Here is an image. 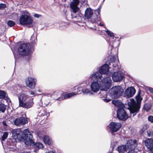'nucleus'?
I'll list each match as a JSON object with an SVG mask.
<instances>
[{"label":"nucleus","mask_w":153,"mask_h":153,"mask_svg":"<svg viewBox=\"0 0 153 153\" xmlns=\"http://www.w3.org/2000/svg\"><path fill=\"white\" fill-rule=\"evenodd\" d=\"M12 133V138L16 141H24L26 147L30 146V148H32L29 153H36L39 149L43 147L41 143H34L32 135L27 129L24 130L23 132L20 129H14Z\"/></svg>","instance_id":"nucleus-1"},{"label":"nucleus","mask_w":153,"mask_h":153,"mask_svg":"<svg viewBox=\"0 0 153 153\" xmlns=\"http://www.w3.org/2000/svg\"><path fill=\"white\" fill-rule=\"evenodd\" d=\"M108 66L107 64L103 65L100 69L99 72H96L91 74V77L92 79H97V81H94L91 83V86H111V80L109 77L104 78L101 82L102 74H106L109 71Z\"/></svg>","instance_id":"nucleus-2"},{"label":"nucleus","mask_w":153,"mask_h":153,"mask_svg":"<svg viewBox=\"0 0 153 153\" xmlns=\"http://www.w3.org/2000/svg\"><path fill=\"white\" fill-rule=\"evenodd\" d=\"M140 92L141 91L139 89L136 96L137 102L134 99H131L128 102L130 113L134 114L133 116L138 112L140 108L141 102L143 99L140 95Z\"/></svg>","instance_id":"nucleus-3"},{"label":"nucleus","mask_w":153,"mask_h":153,"mask_svg":"<svg viewBox=\"0 0 153 153\" xmlns=\"http://www.w3.org/2000/svg\"><path fill=\"white\" fill-rule=\"evenodd\" d=\"M137 146V141L129 139L127 140L125 145L119 146L116 150L120 153H124L129 150L130 149H135Z\"/></svg>","instance_id":"nucleus-4"},{"label":"nucleus","mask_w":153,"mask_h":153,"mask_svg":"<svg viewBox=\"0 0 153 153\" xmlns=\"http://www.w3.org/2000/svg\"><path fill=\"white\" fill-rule=\"evenodd\" d=\"M19 20L20 24L22 25H28L29 27H32L33 20L30 13L27 11L25 10L22 12Z\"/></svg>","instance_id":"nucleus-5"},{"label":"nucleus","mask_w":153,"mask_h":153,"mask_svg":"<svg viewBox=\"0 0 153 153\" xmlns=\"http://www.w3.org/2000/svg\"><path fill=\"white\" fill-rule=\"evenodd\" d=\"M100 9L96 10L95 12L96 16L94 15L93 16H92L93 14V12L90 8H88L85 10V16L88 19L91 18V22L92 23H97L100 19Z\"/></svg>","instance_id":"nucleus-6"},{"label":"nucleus","mask_w":153,"mask_h":153,"mask_svg":"<svg viewBox=\"0 0 153 153\" xmlns=\"http://www.w3.org/2000/svg\"><path fill=\"white\" fill-rule=\"evenodd\" d=\"M79 3V0H73L70 4L71 8L72 10V18L75 19L74 21L76 22H79L81 19V16L79 15L78 14L77 15H76V13L78 12L79 10V8L77 7Z\"/></svg>","instance_id":"nucleus-7"},{"label":"nucleus","mask_w":153,"mask_h":153,"mask_svg":"<svg viewBox=\"0 0 153 153\" xmlns=\"http://www.w3.org/2000/svg\"><path fill=\"white\" fill-rule=\"evenodd\" d=\"M124 89L122 87H113L109 91V93L111 97L117 98L123 93Z\"/></svg>","instance_id":"nucleus-8"},{"label":"nucleus","mask_w":153,"mask_h":153,"mask_svg":"<svg viewBox=\"0 0 153 153\" xmlns=\"http://www.w3.org/2000/svg\"><path fill=\"white\" fill-rule=\"evenodd\" d=\"M18 52L20 54L23 55H28L30 53L29 47L25 44L20 45L19 47Z\"/></svg>","instance_id":"nucleus-9"},{"label":"nucleus","mask_w":153,"mask_h":153,"mask_svg":"<svg viewBox=\"0 0 153 153\" xmlns=\"http://www.w3.org/2000/svg\"><path fill=\"white\" fill-rule=\"evenodd\" d=\"M117 116L119 120L123 121H125L128 118L126 111L122 108L118 109L117 111Z\"/></svg>","instance_id":"nucleus-10"},{"label":"nucleus","mask_w":153,"mask_h":153,"mask_svg":"<svg viewBox=\"0 0 153 153\" xmlns=\"http://www.w3.org/2000/svg\"><path fill=\"white\" fill-rule=\"evenodd\" d=\"M121 124L120 123L111 122L108 126L107 127L111 131L116 132L121 128Z\"/></svg>","instance_id":"nucleus-11"},{"label":"nucleus","mask_w":153,"mask_h":153,"mask_svg":"<svg viewBox=\"0 0 153 153\" xmlns=\"http://www.w3.org/2000/svg\"><path fill=\"white\" fill-rule=\"evenodd\" d=\"M124 77L123 74L120 71L114 72L112 76L113 81L116 82L122 81Z\"/></svg>","instance_id":"nucleus-12"},{"label":"nucleus","mask_w":153,"mask_h":153,"mask_svg":"<svg viewBox=\"0 0 153 153\" xmlns=\"http://www.w3.org/2000/svg\"><path fill=\"white\" fill-rule=\"evenodd\" d=\"M136 93V90L133 87H129L126 89L124 93L125 97L129 98L133 96Z\"/></svg>","instance_id":"nucleus-13"},{"label":"nucleus","mask_w":153,"mask_h":153,"mask_svg":"<svg viewBox=\"0 0 153 153\" xmlns=\"http://www.w3.org/2000/svg\"><path fill=\"white\" fill-rule=\"evenodd\" d=\"M27 118H25L23 117H21L16 119L14 121L15 125L17 126H21L24 125L28 122Z\"/></svg>","instance_id":"nucleus-14"},{"label":"nucleus","mask_w":153,"mask_h":153,"mask_svg":"<svg viewBox=\"0 0 153 153\" xmlns=\"http://www.w3.org/2000/svg\"><path fill=\"white\" fill-rule=\"evenodd\" d=\"M36 82V79L32 77H28L25 79V82L27 86H35Z\"/></svg>","instance_id":"nucleus-15"},{"label":"nucleus","mask_w":153,"mask_h":153,"mask_svg":"<svg viewBox=\"0 0 153 153\" xmlns=\"http://www.w3.org/2000/svg\"><path fill=\"white\" fill-rule=\"evenodd\" d=\"M33 102L32 99H29L27 102H24L20 106L26 108H29L32 106L33 105Z\"/></svg>","instance_id":"nucleus-16"},{"label":"nucleus","mask_w":153,"mask_h":153,"mask_svg":"<svg viewBox=\"0 0 153 153\" xmlns=\"http://www.w3.org/2000/svg\"><path fill=\"white\" fill-rule=\"evenodd\" d=\"M82 92L85 94H89L90 95H92L93 93L91 91L88 89L84 88L83 89H81V88L79 87H78L77 88V93L78 94H81Z\"/></svg>","instance_id":"nucleus-17"},{"label":"nucleus","mask_w":153,"mask_h":153,"mask_svg":"<svg viewBox=\"0 0 153 153\" xmlns=\"http://www.w3.org/2000/svg\"><path fill=\"white\" fill-rule=\"evenodd\" d=\"M145 145L149 150H153V140L151 138L147 139L145 142Z\"/></svg>","instance_id":"nucleus-18"},{"label":"nucleus","mask_w":153,"mask_h":153,"mask_svg":"<svg viewBox=\"0 0 153 153\" xmlns=\"http://www.w3.org/2000/svg\"><path fill=\"white\" fill-rule=\"evenodd\" d=\"M28 98L27 95L23 94H21L18 97L19 101V105H20Z\"/></svg>","instance_id":"nucleus-19"},{"label":"nucleus","mask_w":153,"mask_h":153,"mask_svg":"<svg viewBox=\"0 0 153 153\" xmlns=\"http://www.w3.org/2000/svg\"><path fill=\"white\" fill-rule=\"evenodd\" d=\"M91 90L94 92H97L100 89L102 91H107L109 89V87H91Z\"/></svg>","instance_id":"nucleus-20"},{"label":"nucleus","mask_w":153,"mask_h":153,"mask_svg":"<svg viewBox=\"0 0 153 153\" xmlns=\"http://www.w3.org/2000/svg\"><path fill=\"white\" fill-rule=\"evenodd\" d=\"M42 140L44 143L49 145L51 144L52 141L50 138L48 136H44L42 138Z\"/></svg>","instance_id":"nucleus-21"},{"label":"nucleus","mask_w":153,"mask_h":153,"mask_svg":"<svg viewBox=\"0 0 153 153\" xmlns=\"http://www.w3.org/2000/svg\"><path fill=\"white\" fill-rule=\"evenodd\" d=\"M112 103L115 106L120 107L122 106V102L118 100H114L112 101Z\"/></svg>","instance_id":"nucleus-22"},{"label":"nucleus","mask_w":153,"mask_h":153,"mask_svg":"<svg viewBox=\"0 0 153 153\" xmlns=\"http://www.w3.org/2000/svg\"><path fill=\"white\" fill-rule=\"evenodd\" d=\"M78 94L77 93V90L74 93H68L66 94L64 97V99L69 98Z\"/></svg>","instance_id":"nucleus-23"},{"label":"nucleus","mask_w":153,"mask_h":153,"mask_svg":"<svg viewBox=\"0 0 153 153\" xmlns=\"http://www.w3.org/2000/svg\"><path fill=\"white\" fill-rule=\"evenodd\" d=\"M6 109V105L3 103H0V112H4Z\"/></svg>","instance_id":"nucleus-24"},{"label":"nucleus","mask_w":153,"mask_h":153,"mask_svg":"<svg viewBox=\"0 0 153 153\" xmlns=\"http://www.w3.org/2000/svg\"><path fill=\"white\" fill-rule=\"evenodd\" d=\"M151 107V105L150 104H146L144 105V108L146 111H149Z\"/></svg>","instance_id":"nucleus-25"},{"label":"nucleus","mask_w":153,"mask_h":153,"mask_svg":"<svg viewBox=\"0 0 153 153\" xmlns=\"http://www.w3.org/2000/svg\"><path fill=\"white\" fill-rule=\"evenodd\" d=\"M6 97V93L4 91L0 90V98H4Z\"/></svg>","instance_id":"nucleus-26"},{"label":"nucleus","mask_w":153,"mask_h":153,"mask_svg":"<svg viewBox=\"0 0 153 153\" xmlns=\"http://www.w3.org/2000/svg\"><path fill=\"white\" fill-rule=\"evenodd\" d=\"M8 135L7 132H6L4 133L3 135L1 137V140L2 141H4L7 139Z\"/></svg>","instance_id":"nucleus-27"},{"label":"nucleus","mask_w":153,"mask_h":153,"mask_svg":"<svg viewBox=\"0 0 153 153\" xmlns=\"http://www.w3.org/2000/svg\"><path fill=\"white\" fill-rule=\"evenodd\" d=\"M105 31L106 32L108 36L112 37L114 36V33L112 32H111L110 31L108 30H105Z\"/></svg>","instance_id":"nucleus-28"},{"label":"nucleus","mask_w":153,"mask_h":153,"mask_svg":"<svg viewBox=\"0 0 153 153\" xmlns=\"http://www.w3.org/2000/svg\"><path fill=\"white\" fill-rule=\"evenodd\" d=\"M7 25L10 27H12L15 25V23L13 21L10 20L8 22Z\"/></svg>","instance_id":"nucleus-29"},{"label":"nucleus","mask_w":153,"mask_h":153,"mask_svg":"<svg viewBox=\"0 0 153 153\" xmlns=\"http://www.w3.org/2000/svg\"><path fill=\"white\" fill-rule=\"evenodd\" d=\"M148 120L152 123H153V116L150 115L148 117Z\"/></svg>","instance_id":"nucleus-30"},{"label":"nucleus","mask_w":153,"mask_h":153,"mask_svg":"<svg viewBox=\"0 0 153 153\" xmlns=\"http://www.w3.org/2000/svg\"><path fill=\"white\" fill-rule=\"evenodd\" d=\"M6 7V5L4 4H0V9L3 10Z\"/></svg>","instance_id":"nucleus-31"},{"label":"nucleus","mask_w":153,"mask_h":153,"mask_svg":"<svg viewBox=\"0 0 153 153\" xmlns=\"http://www.w3.org/2000/svg\"><path fill=\"white\" fill-rule=\"evenodd\" d=\"M135 149H130L128 151V152L127 153H137L134 151Z\"/></svg>","instance_id":"nucleus-32"},{"label":"nucleus","mask_w":153,"mask_h":153,"mask_svg":"<svg viewBox=\"0 0 153 153\" xmlns=\"http://www.w3.org/2000/svg\"><path fill=\"white\" fill-rule=\"evenodd\" d=\"M149 128V125L148 124L144 125L143 127V130L145 131Z\"/></svg>","instance_id":"nucleus-33"},{"label":"nucleus","mask_w":153,"mask_h":153,"mask_svg":"<svg viewBox=\"0 0 153 153\" xmlns=\"http://www.w3.org/2000/svg\"><path fill=\"white\" fill-rule=\"evenodd\" d=\"M147 87L148 88L149 91L150 92L153 93V88L149 87Z\"/></svg>","instance_id":"nucleus-34"},{"label":"nucleus","mask_w":153,"mask_h":153,"mask_svg":"<svg viewBox=\"0 0 153 153\" xmlns=\"http://www.w3.org/2000/svg\"><path fill=\"white\" fill-rule=\"evenodd\" d=\"M41 16L40 15L37 14H35L34 15V16L36 18H39Z\"/></svg>","instance_id":"nucleus-35"},{"label":"nucleus","mask_w":153,"mask_h":153,"mask_svg":"<svg viewBox=\"0 0 153 153\" xmlns=\"http://www.w3.org/2000/svg\"><path fill=\"white\" fill-rule=\"evenodd\" d=\"M6 153H14V152L10 149L9 150V151H7Z\"/></svg>","instance_id":"nucleus-36"},{"label":"nucleus","mask_w":153,"mask_h":153,"mask_svg":"<svg viewBox=\"0 0 153 153\" xmlns=\"http://www.w3.org/2000/svg\"><path fill=\"white\" fill-rule=\"evenodd\" d=\"M104 101L106 102H108L111 101V100L110 99H104Z\"/></svg>","instance_id":"nucleus-37"},{"label":"nucleus","mask_w":153,"mask_h":153,"mask_svg":"<svg viewBox=\"0 0 153 153\" xmlns=\"http://www.w3.org/2000/svg\"><path fill=\"white\" fill-rule=\"evenodd\" d=\"M147 133L148 136L149 137H150L151 135V132L149 131H147Z\"/></svg>","instance_id":"nucleus-38"},{"label":"nucleus","mask_w":153,"mask_h":153,"mask_svg":"<svg viewBox=\"0 0 153 153\" xmlns=\"http://www.w3.org/2000/svg\"><path fill=\"white\" fill-rule=\"evenodd\" d=\"M35 93L34 92H30V94L31 95H34Z\"/></svg>","instance_id":"nucleus-39"},{"label":"nucleus","mask_w":153,"mask_h":153,"mask_svg":"<svg viewBox=\"0 0 153 153\" xmlns=\"http://www.w3.org/2000/svg\"><path fill=\"white\" fill-rule=\"evenodd\" d=\"M2 123H3V124L4 126H7V125H6V124L5 123V122L4 121H3V122H2Z\"/></svg>","instance_id":"nucleus-40"},{"label":"nucleus","mask_w":153,"mask_h":153,"mask_svg":"<svg viewBox=\"0 0 153 153\" xmlns=\"http://www.w3.org/2000/svg\"><path fill=\"white\" fill-rule=\"evenodd\" d=\"M49 102L48 101V102L45 103V105L46 106H47L49 104Z\"/></svg>","instance_id":"nucleus-41"},{"label":"nucleus","mask_w":153,"mask_h":153,"mask_svg":"<svg viewBox=\"0 0 153 153\" xmlns=\"http://www.w3.org/2000/svg\"><path fill=\"white\" fill-rule=\"evenodd\" d=\"M38 136H39V138H41L42 137V136H41V135L39 133H38Z\"/></svg>","instance_id":"nucleus-42"},{"label":"nucleus","mask_w":153,"mask_h":153,"mask_svg":"<svg viewBox=\"0 0 153 153\" xmlns=\"http://www.w3.org/2000/svg\"><path fill=\"white\" fill-rule=\"evenodd\" d=\"M100 25L101 26H104L103 24L102 23H100Z\"/></svg>","instance_id":"nucleus-43"},{"label":"nucleus","mask_w":153,"mask_h":153,"mask_svg":"<svg viewBox=\"0 0 153 153\" xmlns=\"http://www.w3.org/2000/svg\"><path fill=\"white\" fill-rule=\"evenodd\" d=\"M150 152L148 153H153V150H150Z\"/></svg>","instance_id":"nucleus-44"},{"label":"nucleus","mask_w":153,"mask_h":153,"mask_svg":"<svg viewBox=\"0 0 153 153\" xmlns=\"http://www.w3.org/2000/svg\"><path fill=\"white\" fill-rule=\"evenodd\" d=\"M39 105L41 106H42V104L41 105Z\"/></svg>","instance_id":"nucleus-45"},{"label":"nucleus","mask_w":153,"mask_h":153,"mask_svg":"<svg viewBox=\"0 0 153 153\" xmlns=\"http://www.w3.org/2000/svg\"><path fill=\"white\" fill-rule=\"evenodd\" d=\"M6 98V100H7V98Z\"/></svg>","instance_id":"nucleus-46"},{"label":"nucleus","mask_w":153,"mask_h":153,"mask_svg":"<svg viewBox=\"0 0 153 153\" xmlns=\"http://www.w3.org/2000/svg\"><path fill=\"white\" fill-rule=\"evenodd\" d=\"M8 100H10L9 99H8V100H7V101H8Z\"/></svg>","instance_id":"nucleus-47"}]
</instances>
